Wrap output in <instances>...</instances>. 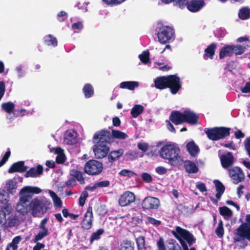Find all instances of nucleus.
<instances>
[{"label": "nucleus", "instance_id": "f257e3e1", "mask_svg": "<svg viewBox=\"0 0 250 250\" xmlns=\"http://www.w3.org/2000/svg\"><path fill=\"white\" fill-rule=\"evenodd\" d=\"M9 193L4 189H0V203L6 205L0 210V229L3 227H11L16 225L18 218L9 204Z\"/></svg>", "mask_w": 250, "mask_h": 250}, {"label": "nucleus", "instance_id": "f03ea898", "mask_svg": "<svg viewBox=\"0 0 250 250\" xmlns=\"http://www.w3.org/2000/svg\"><path fill=\"white\" fill-rule=\"evenodd\" d=\"M42 190L33 186H25L22 188L19 193V199L16 206V210L18 212L23 215L27 214L30 211V201L34 194L41 193Z\"/></svg>", "mask_w": 250, "mask_h": 250}, {"label": "nucleus", "instance_id": "7ed1b4c3", "mask_svg": "<svg viewBox=\"0 0 250 250\" xmlns=\"http://www.w3.org/2000/svg\"><path fill=\"white\" fill-rule=\"evenodd\" d=\"M159 154L173 166L181 165L184 162L180 149L175 144H167L164 146L160 150Z\"/></svg>", "mask_w": 250, "mask_h": 250}, {"label": "nucleus", "instance_id": "20e7f679", "mask_svg": "<svg viewBox=\"0 0 250 250\" xmlns=\"http://www.w3.org/2000/svg\"><path fill=\"white\" fill-rule=\"evenodd\" d=\"M246 223L241 224L234 231L233 240L236 244L235 248L244 249L248 245L245 239L250 241V214L246 217Z\"/></svg>", "mask_w": 250, "mask_h": 250}, {"label": "nucleus", "instance_id": "39448f33", "mask_svg": "<svg viewBox=\"0 0 250 250\" xmlns=\"http://www.w3.org/2000/svg\"><path fill=\"white\" fill-rule=\"evenodd\" d=\"M154 83L155 86L158 89L169 88L171 93L173 94H176L181 88L180 78L176 75L157 77L155 79Z\"/></svg>", "mask_w": 250, "mask_h": 250}, {"label": "nucleus", "instance_id": "423d86ee", "mask_svg": "<svg viewBox=\"0 0 250 250\" xmlns=\"http://www.w3.org/2000/svg\"><path fill=\"white\" fill-rule=\"evenodd\" d=\"M50 201L44 196L36 197L30 201V211L34 217H41L48 209Z\"/></svg>", "mask_w": 250, "mask_h": 250}, {"label": "nucleus", "instance_id": "0eeeda50", "mask_svg": "<svg viewBox=\"0 0 250 250\" xmlns=\"http://www.w3.org/2000/svg\"><path fill=\"white\" fill-rule=\"evenodd\" d=\"M169 119L175 125H179L184 122L195 124L197 123L198 116L190 110L187 109L183 113L179 111L172 112Z\"/></svg>", "mask_w": 250, "mask_h": 250}, {"label": "nucleus", "instance_id": "6e6552de", "mask_svg": "<svg viewBox=\"0 0 250 250\" xmlns=\"http://www.w3.org/2000/svg\"><path fill=\"white\" fill-rule=\"evenodd\" d=\"M171 232L179 241L183 250H189L188 246L192 245L195 241L191 233L180 227H176L175 229L172 230Z\"/></svg>", "mask_w": 250, "mask_h": 250}, {"label": "nucleus", "instance_id": "1a4fd4ad", "mask_svg": "<svg viewBox=\"0 0 250 250\" xmlns=\"http://www.w3.org/2000/svg\"><path fill=\"white\" fill-rule=\"evenodd\" d=\"M206 133L209 139L217 140L229 135V129L225 127H215L208 129L206 131Z\"/></svg>", "mask_w": 250, "mask_h": 250}, {"label": "nucleus", "instance_id": "9d476101", "mask_svg": "<svg viewBox=\"0 0 250 250\" xmlns=\"http://www.w3.org/2000/svg\"><path fill=\"white\" fill-rule=\"evenodd\" d=\"M103 168V164L95 160H89L84 167L85 172L90 175L99 174L102 172Z\"/></svg>", "mask_w": 250, "mask_h": 250}, {"label": "nucleus", "instance_id": "9b49d317", "mask_svg": "<svg viewBox=\"0 0 250 250\" xmlns=\"http://www.w3.org/2000/svg\"><path fill=\"white\" fill-rule=\"evenodd\" d=\"M173 35V30L169 26L162 27L158 32L159 41L163 44L169 42L172 39Z\"/></svg>", "mask_w": 250, "mask_h": 250}, {"label": "nucleus", "instance_id": "f8f14e48", "mask_svg": "<svg viewBox=\"0 0 250 250\" xmlns=\"http://www.w3.org/2000/svg\"><path fill=\"white\" fill-rule=\"evenodd\" d=\"M92 149L96 158L102 159L107 155L110 148L105 143H98L95 144Z\"/></svg>", "mask_w": 250, "mask_h": 250}, {"label": "nucleus", "instance_id": "ddd939ff", "mask_svg": "<svg viewBox=\"0 0 250 250\" xmlns=\"http://www.w3.org/2000/svg\"><path fill=\"white\" fill-rule=\"evenodd\" d=\"M142 205L146 209H156L159 207L160 202L157 198L148 196L143 200Z\"/></svg>", "mask_w": 250, "mask_h": 250}, {"label": "nucleus", "instance_id": "4468645a", "mask_svg": "<svg viewBox=\"0 0 250 250\" xmlns=\"http://www.w3.org/2000/svg\"><path fill=\"white\" fill-rule=\"evenodd\" d=\"M135 200V194L130 191L123 193L119 199V204L122 207H125L133 203Z\"/></svg>", "mask_w": 250, "mask_h": 250}, {"label": "nucleus", "instance_id": "2eb2a0df", "mask_svg": "<svg viewBox=\"0 0 250 250\" xmlns=\"http://www.w3.org/2000/svg\"><path fill=\"white\" fill-rule=\"evenodd\" d=\"M229 175L233 182L237 184L242 181L244 179V174L240 168L235 167L228 169Z\"/></svg>", "mask_w": 250, "mask_h": 250}, {"label": "nucleus", "instance_id": "dca6fc26", "mask_svg": "<svg viewBox=\"0 0 250 250\" xmlns=\"http://www.w3.org/2000/svg\"><path fill=\"white\" fill-rule=\"evenodd\" d=\"M109 132L107 130H102L96 133L93 138L94 144L105 143L109 140Z\"/></svg>", "mask_w": 250, "mask_h": 250}, {"label": "nucleus", "instance_id": "f3484780", "mask_svg": "<svg viewBox=\"0 0 250 250\" xmlns=\"http://www.w3.org/2000/svg\"><path fill=\"white\" fill-rule=\"evenodd\" d=\"M93 218L92 208L89 207L86 212L84 214V217L82 222V226L85 229H89L92 226Z\"/></svg>", "mask_w": 250, "mask_h": 250}, {"label": "nucleus", "instance_id": "a211bd4d", "mask_svg": "<svg viewBox=\"0 0 250 250\" xmlns=\"http://www.w3.org/2000/svg\"><path fill=\"white\" fill-rule=\"evenodd\" d=\"M205 5V2L203 0L191 1L188 3L187 2V8L191 12H195L199 11Z\"/></svg>", "mask_w": 250, "mask_h": 250}, {"label": "nucleus", "instance_id": "6ab92c4d", "mask_svg": "<svg viewBox=\"0 0 250 250\" xmlns=\"http://www.w3.org/2000/svg\"><path fill=\"white\" fill-rule=\"evenodd\" d=\"M27 167L25 166L23 161H20L13 164L8 169V172L12 173L13 172H23L26 170Z\"/></svg>", "mask_w": 250, "mask_h": 250}, {"label": "nucleus", "instance_id": "aec40b11", "mask_svg": "<svg viewBox=\"0 0 250 250\" xmlns=\"http://www.w3.org/2000/svg\"><path fill=\"white\" fill-rule=\"evenodd\" d=\"M221 162L224 168H227L233 163V157L232 154L229 152L221 157Z\"/></svg>", "mask_w": 250, "mask_h": 250}, {"label": "nucleus", "instance_id": "412c9836", "mask_svg": "<svg viewBox=\"0 0 250 250\" xmlns=\"http://www.w3.org/2000/svg\"><path fill=\"white\" fill-rule=\"evenodd\" d=\"M17 184L15 179H9L6 182L5 188L9 194H14L16 192Z\"/></svg>", "mask_w": 250, "mask_h": 250}, {"label": "nucleus", "instance_id": "4be33fe9", "mask_svg": "<svg viewBox=\"0 0 250 250\" xmlns=\"http://www.w3.org/2000/svg\"><path fill=\"white\" fill-rule=\"evenodd\" d=\"M43 171L42 166L39 165L36 167H32L27 171L25 175L26 177H36L41 175Z\"/></svg>", "mask_w": 250, "mask_h": 250}, {"label": "nucleus", "instance_id": "5701e85b", "mask_svg": "<svg viewBox=\"0 0 250 250\" xmlns=\"http://www.w3.org/2000/svg\"><path fill=\"white\" fill-rule=\"evenodd\" d=\"M51 152H54L57 155L56 161L58 164H62L65 160V156L64 154L63 150L60 147L53 148L51 149Z\"/></svg>", "mask_w": 250, "mask_h": 250}, {"label": "nucleus", "instance_id": "b1692460", "mask_svg": "<svg viewBox=\"0 0 250 250\" xmlns=\"http://www.w3.org/2000/svg\"><path fill=\"white\" fill-rule=\"evenodd\" d=\"M139 83L136 81L123 82L120 83V87L123 89H127L129 90H134L135 88L138 87Z\"/></svg>", "mask_w": 250, "mask_h": 250}, {"label": "nucleus", "instance_id": "393cba45", "mask_svg": "<svg viewBox=\"0 0 250 250\" xmlns=\"http://www.w3.org/2000/svg\"><path fill=\"white\" fill-rule=\"evenodd\" d=\"M233 54L231 45H226L221 49L219 52V58L222 59L225 57H230Z\"/></svg>", "mask_w": 250, "mask_h": 250}, {"label": "nucleus", "instance_id": "a878e982", "mask_svg": "<svg viewBox=\"0 0 250 250\" xmlns=\"http://www.w3.org/2000/svg\"><path fill=\"white\" fill-rule=\"evenodd\" d=\"M77 133L73 130H69L66 132L64 137V141L68 144H73L76 141Z\"/></svg>", "mask_w": 250, "mask_h": 250}, {"label": "nucleus", "instance_id": "bb28decb", "mask_svg": "<svg viewBox=\"0 0 250 250\" xmlns=\"http://www.w3.org/2000/svg\"><path fill=\"white\" fill-rule=\"evenodd\" d=\"M220 214L226 220H229L233 215L232 211L227 207L224 206L219 208Z\"/></svg>", "mask_w": 250, "mask_h": 250}, {"label": "nucleus", "instance_id": "cd10ccee", "mask_svg": "<svg viewBox=\"0 0 250 250\" xmlns=\"http://www.w3.org/2000/svg\"><path fill=\"white\" fill-rule=\"evenodd\" d=\"M124 150L119 149L117 150L111 151L108 155V160L110 162H112L118 159L124 154Z\"/></svg>", "mask_w": 250, "mask_h": 250}, {"label": "nucleus", "instance_id": "c85d7f7f", "mask_svg": "<svg viewBox=\"0 0 250 250\" xmlns=\"http://www.w3.org/2000/svg\"><path fill=\"white\" fill-rule=\"evenodd\" d=\"M185 167L187 172L189 173H195L198 170V168L195 163L190 161H186Z\"/></svg>", "mask_w": 250, "mask_h": 250}, {"label": "nucleus", "instance_id": "c756f323", "mask_svg": "<svg viewBox=\"0 0 250 250\" xmlns=\"http://www.w3.org/2000/svg\"><path fill=\"white\" fill-rule=\"evenodd\" d=\"M214 184L216 187V190L217 193L216 194V197L217 200H219L224 192L225 187L224 185L219 181L215 180Z\"/></svg>", "mask_w": 250, "mask_h": 250}, {"label": "nucleus", "instance_id": "7c9ffc66", "mask_svg": "<svg viewBox=\"0 0 250 250\" xmlns=\"http://www.w3.org/2000/svg\"><path fill=\"white\" fill-rule=\"evenodd\" d=\"M111 136L114 139H118L119 140H125L128 137L125 133L116 129L112 130Z\"/></svg>", "mask_w": 250, "mask_h": 250}, {"label": "nucleus", "instance_id": "2f4dec72", "mask_svg": "<svg viewBox=\"0 0 250 250\" xmlns=\"http://www.w3.org/2000/svg\"><path fill=\"white\" fill-rule=\"evenodd\" d=\"M48 193L52 199L54 206L57 208H61L62 206V202L61 199L53 191L48 190Z\"/></svg>", "mask_w": 250, "mask_h": 250}, {"label": "nucleus", "instance_id": "473e14b6", "mask_svg": "<svg viewBox=\"0 0 250 250\" xmlns=\"http://www.w3.org/2000/svg\"><path fill=\"white\" fill-rule=\"evenodd\" d=\"M216 48V45L214 43L209 45L205 50L204 58H205L208 56L212 59L213 57Z\"/></svg>", "mask_w": 250, "mask_h": 250}, {"label": "nucleus", "instance_id": "72a5a7b5", "mask_svg": "<svg viewBox=\"0 0 250 250\" xmlns=\"http://www.w3.org/2000/svg\"><path fill=\"white\" fill-rule=\"evenodd\" d=\"M187 148L189 154L193 156H195L199 151L198 147L193 142L188 143L187 145Z\"/></svg>", "mask_w": 250, "mask_h": 250}, {"label": "nucleus", "instance_id": "f704fd0d", "mask_svg": "<svg viewBox=\"0 0 250 250\" xmlns=\"http://www.w3.org/2000/svg\"><path fill=\"white\" fill-rule=\"evenodd\" d=\"M83 90L84 96L86 98H89L92 97L94 94V90L93 87L89 83H86L85 84L83 89Z\"/></svg>", "mask_w": 250, "mask_h": 250}, {"label": "nucleus", "instance_id": "c9c22d12", "mask_svg": "<svg viewBox=\"0 0 250 250\" xmlns=\"http://www.w3.org/2000/svg\"><path fill=\"white\" fill-rule=\"evenodd\" d=\"M144 107L140 104L134 105L131 109V114L134 118L137 117L144 110Z\"/></svg>", "mask_w": 250, "mask_h": 250}, {"label": "nucleus", "instance_id": "e433bc0d", "mask_svg": "<svg viewBox=\"0 0 250 250\" xmlns=\"http://www.w3.org/2000/svg\"><path fill=\"white\" fill-rule=\"evenodd\" d=\"M2 109L8 114H11L15 108V104L11 102L3 103L1 105Z\"/></svg>", "mask_w": 250, "mask_h": 250}, {"label": "nucleus", "instance_id": "4c0bfd02", "mask_svg": "<svg viewBox=\"0 0 250 250\" xmlns=\"http://www.w3.org/2000/svg\"><path fill=\"white\" fill-rule=\"evenodd\" d=\"M44 42L47 45H52L56 46L58 44L57 40L56 38L51 35H48L44 37Z\"/></svg>", "mask_w": 250, "mask_h": 250}, {"label": "nucleus", "instance_id": "58836bf2", "mask_svg": "<svg viewBox=\"0 0 250 250\" xmlns=\"http://www.w3.org/2000/svg\"><path fill=\"white\" fill-rule=\"evenodd\" d=\"M250 10L247 8H243L240 10L239 17L242 20H246L250 18Z\"/></svg>", "mask_w": 250, "mask_h": 250}, {"label": "nucleus", "instance_id": "ea45409f", "mask_svg": "<svg viewBox=\"0 0 250 250\" xmlns=\"http://www.w3.org/2000/svg\"><path fill=\"white\" fill-rule=\"evenodd\" d=\"M231 47L233 54L235 53L237 55L242 54L246 50V47L241 45H231Z\"/></svg>", "mask_w": 250, "mask_h": 250}, {"label": "nucleus", "instance_id": "a19ab883", "mask_svg": "<svg viewBox=\"0 0 250 250\" xmlns=\"http://www.w3.org/2000/svg\"><path fill=\"white\" fill-rule=\"evenodd\" d=\"M216 234L217 236L219 238H221L223 237L224 235V228H223V222L221 220H220L218 224V226L215 230Z\"/></svg>", "mask_w": 250, "mask_h": 250}, {"label": "nucleus", "instance_id": "79ce46f5", "mask_svg": "<svg viewBox=\"0 0 250 250\" xmlns=\"http://www.w3.org/2000/svg\"><path fill=\"white\" fill-rule=\"evenodd\" d=\"M136 243L137 245L138 250L142 249H146L145 247V240L143 236L139 237L136 239Z\"/></svg>", "mask_w": 250, "mask_h": 250}, {"label": "nucleus", "instance_id": "37998d69", "mask_svg": "<svg viewBox=\"0 0 250 250\" xmlns=\"http://www.w3.org/2000/svg\"><path fill=\"white\" fill-rule=\"evenodd\" d=\"M71 175L74 177L76 178L81 184L84 183V180L81 172L79 171L74 170L71 171Z\"/></svg>", "mask_w": 250, "mask_h": 250}, {"label": "nucleus", "instance_id": "c03bdc74", "mask_svg": "<svg viewBox=\"0 0 250 250\" xmlns=\"http://www.w3.org/2000/svg\"><path fill=\"white\" fill-rule=\"evenodd\" d=\"M15 71L18 79H21L25 76L26 73L24 70L23 66L22 65H19L16 67Z\"/></svg>", "mask_w": 250, "mask_h": 250}, {"label": "nucleus", "instance_id": "a18cd8bd", "mask_svg": "<svg viewBox=\"0 0 250 250\" xmlns=\"http://www.w3.org/2000/svg\"><path fill=\"white\" fill-rule=\"evenodd\" d=\"M21 238L18 236L14 238L12 242L8 245L12 248L13 250H16L18 248V244L21 242Z\"/></svg>", "mask_w": 250, "mask_h": 250}, {"label": "nucleus", "instance_id": "49530a36", "mask_svg": "<svg viewBox=\"0 0 250 250\" xmlns=\"http://www.w3.org/2000/svg\"><path fill=\"white\" fill-rule=\"evenodd\" d=\"M119 174L121 176L126 177L127 178L133 177L136 175V174L133 171L126 169L122 170L119 172Z\"/></svg>", "mask_w": 250, "mask_h": 250}, {"label": "nucleus", "instance_id": "de8ad7c7", "mask_svg": "<svg viewBox=\"0 0 250 250\" xmlns=\"http://www.w3.org/2000/svg\"><path fill=\"white\" fill-rule=\"evenodd\" d=\"M119 250H134V247L130 241H126L122 244Z\"/></svg>", "mask_w": 250, "mask_h": 250}, {"label": "nucleus", "instance_id": "09e8293b", "mask_svg": "<svg viewBox=\"0 0 250 250\" xmlns=\"http://www.w3.org/2000/svg\"><path fill=\"white\" fill-rule=\"evenodd\" d=\"M48 230H42L39 232L35 237L34 243H37L38 241L41 240L48 235Z\"/></svg>", "mask_w": 250, "mask_h": 250}, {"label": "nucleus", "instance_id": "8fccbe9b", "mask_svg": "<svg viewBox=\"0 0 250 250\" xmlns=\"http://www.w3.org/2000/svg\"><path fill=\"white\" fill-rule=\"evenodd\" d=\"M139 57L141 62L145 64H146L149 61V52L148 51H144Z\"/></svg>", "mask_w": 250, "mask_h": 250}, {"label": "nucleus", "instance_id": "3c124183", "mask_svg": "<svg viewBox=\"0 0 250 250\" xmlns=\"http://www.w3.org/2000/svg\"><path fill=\"white\" fill-rule=\"evenodd\" d=\"M88 196V194L86 191H83L79 198V203L80 206L83 207L84 206L85 200Z\"/></svg>", "mask_w": 250, "mask_h": 250}, {"label": "nucleus", "instance_id": "603ef678", "mask_svg": "<svg viewBox=\"0 0 250 250\" xmlns=\"http://www.w3.org/2000/svg\"><path fill=\"white\" fill-rule=\"evenodd\" d=\"M126 156L129 160H133L138 158L139 156V153L136 150H131L129 151L126 154Z\"/></svg>", "mask_w": 250, "mask_h": 250}, {"label": "nucleus", "instance_id": "864d4df0", "mask_svg": "<svg viewBox=\"0 0 250 250\" xmlns=\"http://www.w3.org/2000/svg\"><path fill=\"white\" fill-rule=\"evenodd\" d=\"M104 231L102 229H98L96 232L93 233L91 236L90 241L93 242L94 240L100 238V235L103 233Z\"/></svg>", "mask_w": 250, "mask_h": 250}, {"label": "nucleus", "instance_id": "5fc2aeb1", "mask_svg": "<svg viewBox=\"0 0 250 250\" xmlns=\"http://www.w3.org/2000/svg\"><path fill=\"white\" fill-rule=\"evenodd\" d=\"M141 177L143 181L146 183H150L152 181V176L148 173H143L141 175Z\"/></svg>", "mask_w": 250, "mask_h": 250}, {"label": "nucleus", "instance_id": "6e6d98bb", "mask_svg": "<svg viewBox=\"0 0 250 250\" xmlns=\"http://www.w3.org/2000/svg\"><path fill=\"white\" fill-rule=\"evenodd\" d=\"M137 147L143 152H146L148 149V145L146 143L140 142L137 144Z\"/></svg>", "mask_w": 250, "mask_h": 250}, {"label": "nucleus", "instance_id": "4d7b16f0", "mask_svg": "<svg viewBox=\"0 0 250 250\" xmlns=\"http://www.w3.org/2000/svg\"><path fill=\"white\" fill-rule=\"evenodd\" d=\"M88 2H78L77 4V6L78 9L83 10V12H86L87 11V5Z\"/></svg>", "mask_w": 250, "mask_h": 250}, {"label": "nucleus", "instance_id": "13d9d810", "mask_svg": "<svg viewBox=\"0 0 250 250\" xmlns=\"http://www.w3.org/2000/svg\"><path fill=\"white\" fill-rule=\"evenodd\" d=\"M95 183L96 184V186H97V188L107 187L110 184L109 181H108L107 180L99 181Z\"/></svg>", "mask_w": 250, "mask_h": 250}, {"label": "nucleus", "instance_id": "bf43d9fd", "mask_svg": "<svg viewBox=\"0 0 250 250\" xmlns=\"http://www.w3.org/2000/svg\"><path fill=\"white\" fill-rule=\"evenodd\" d=\"M83 27V25L81 22H78L72 25V28L74 30L75 32H78L79 30H81Z\"/></svg>", "mask_w": 250, "mask_h": 250}, {"label": "nucleus", "instance_id": "052dcab7", "mask_svg": "<svg viewBox=\"0 0 250 250\" xmlns=\"http://www.w3.org/2000/svg\"><path fill=\"white\" fill-rule=\"evenodd\" d=\"M155 171L159 175H164L167 172V169L164 167L159 166L156 168Z\"/></svg>", "mask_w": 250, "mask_h": 250}, {"label": "nucleus", "instance_id": "680f3d73", "mask_svg": "<svg viewBox=\"0 0 250 250\" xmlns=\"http://www.w3.org/2000/svg\"><path fill=\"white\" fill-rule=\"evenodd\" d=\"M175 4L180 8H183L187 4L188 0H173Z\"/></svg>", "mask_w": 250, "mask_h": 250}, {"label": "nucleus", "instance_id": "e2e57ef3", "mask_svg": "<svg viewBox=\"0 0 250 250\" xmlns=\"http://www.w3.org/2000/svg\"><path fill=\"white\" fill-rule=\"evenodd\" d=\"M244 144L245 149L248 152V155L250 157V137L246 139Z\"/></svg>", "mask_w": 250, "mask_h": 250}, {"label": "nucleus", "instance_id": "0e129e2a", "mask_svg": "<svg viewBox=\"0 0 250 250\" xmlns=\"http://www.w3.org/2000/svg\"><path fill=\"white\" fill-rule=\"evenodd\" d=\"M10 151H7L4 155L3 156L2 159L0 161V167H2L6 162V161L8 159L10 156Z\"/></svg>", "mask_w": 250, "mask_h": 250}, {"label": "nucleus", "instance_id": "69168bd1", "mask_svg": "<svg viewBox=\"0 0 250 250\" xmlns=\"http://www.w3.org/2000/svg\"><path fill=\"white\" fill-rule=\"evenodd\" d=\"M48 219L47 218H45L40 224L39 228L42 229V230H48V229L46 227V224L48 222Z\"/></svg>", "mask_w": 250, "mask_h": 250}, {"label": "nucleus", "instance_id": "338daca9", "mask_svg": "<svg viewBox=\"0 0 250 250\" xmlns=\"http://www.w3.org/2000/svg\"><path fill=\"white\" fill-rule=\"evenodd\" d=\"M147 221L148 223L156 226H158L161 223V222L160 221L157 220L151 217H147Z\"/></svg>", "mask_w": 250, "mask_h": 250}, {"label": "nucleus", "instance_id": "774afa93", "mask_svg": "<svg viewBox=\"0 0 250 250\" xmlns=\"http://www.w3.org/2000/svg\"><path fill=\"white\" fill-rule=\"evenodd\" d=\"M157 246L159 250H166L164 241L162 238H160L159 240L157 241Z\"/></svg>", "mask_w": 250, "mask_h": 250}]
</instances>
